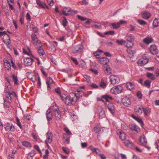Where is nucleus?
<instances>
[{"label":"nucleus","instance_id":"20","mask_svg":"<svg viewBox=\"0 0 159 159\" xmlns=\"http://www.w3.org/2000/svg\"><path fill=\"white\" fill-rule=\"evenodd\" d=\"M118 134L119 135L120 139L122 140H125L126 139V135L124 132L122 130H119L117 132Z\"/></svg>","mask_w":159,"mask_h":159},{"label":"nucleus","instance_id":"41","mask_svg":"<svg viewBox=\"0 0 159 159\" xmlns=\"http://www.w3.org/2000/svg\"><path fill=\"white\" fill-rule=\"evenodd\" d=\"M124 143L125 145L127 147H131L132 146V143L129 140H125L124 142Z\"/></svg>","mask_w":159,"mask_h":159},{"label":"nucleus","instance_id":"55","mask_svg":"<svg viewBox=\"0 0 159 159\" xmlns=\"http://www.w3.org/2000/svg\"><path fill=\"white\" fill-rule=\"evenodd\" d=\"M63 151L66 154H68L70 153V151L69 149L63 147L62 148Z\"/></svg>","mask_w":159,"mask_h":159},{"label":"nucleus","instance_id":"42","mask_svg":"<svg viewBox=\"0 0 159 159\" xmlns=\"http://www.w3.org/2000/svg\"><path fill=\"white\" fill-rule=\"evenodd\" d=\"M143 111L144 112L145 115L148 116V114L150 113V111L149 108H144L143 107Z\"/></svg>","mask_w":159,"mask_h":159},{"label":"nucleus","instance_id":"52","mask_svg":"<svg viewBox=\"0 0 159 159\" xmlns=\"http://www.w3.org/2000/svg\"><path fill=\"white\" fill-rule=\"evenodd\" d=\"M128 53H129L130 55H131V56H130V57H131V56H134V55L135 53L134 51H133L131 50V49H129L127 50Z\"/></svg>","mask_w":159,"mask_h":159},{"label":"nucleus","instance_id":"64","mask_svg":"<svg viewBox=\"0 0 159 159\" xmlns=\"http://www.w3.org/2000/svg\"><path fill=\"white\" fill-rule=\"evenodd\" d=\"M90 103V102L89 101H88L87 100H84L83 101V104L85 106H87L89 105Z\"/></svg>","mask_w":159,"mask_h":159},{"label":"nucleus","instance_id":"27","mask_svg":"<svg viewBox=\"0 0 159 159\" xmlns=\"http://www.w3.org/2000/svg\"><path fill=\"white\" fill-rule=\"evenodd\" d=\"M104 70L107 75H109L111 73V69L109 66H106L104 67Z\"/></svg>","mask_w":159,"mask_h":159},{"label":"nucleus","instance_id":"8","mask_svg":"<svg viewBox=\"0 0 159 159\" xmlns=\"http://www.w3.org/2000/svg\"><path fill=\"white\" fill-rule=\"evenodd\" d=\"M129 127L131 130L135 133H137L140 131L139 128L134 124H130Z\"/></svg>","mask_w":159,"mask_h":159},{"label":"nucleus","instance_id":"13","mask_svg":"<svg viewBox=\"0 0 159 159\" xmlns=\"http://www.w3.org/2000/svg\"><path fill=\"white\" fill-rule=\"evenodd\" d=\"M5 128L7 131H13L15 130L14 126L11 123H8L7 124L5 125Z\"/></svg>","mask_w":159,"mask_h":159},{"label":"nucleus","instance_id":"16","mask_svg":"<svg viewBox=\"0 0 159 159\" xmlns=\"http://www.w3.org/2000/svg\"><path fill=\"white\" fill-rule=\"evenodd\" d=\"M151 14L148 11H144L141 13L142 18L145 19H148L151 16Z\"/></svg>","mask_w":159,"mask_h":159},{"label":"nucleus","instance_id":"7","mask_svg":"<svg viewBox=\"0 0 159 159\" xmlns=\"http://www.w3.org/2000/svg\"><path fill=\"white\" fill-rule=\"evenodd\" d=\"M126 23V21L122 20H120L117 23H114L111 24V28L114 29H117L120 27V25H122Z\"/></svg>","mask_w":159,"mask_h":159},{"label":"nucleus","instance_id":"37","mask_svg":"<svg viewBox=\"0 0 159 159\" xmlns=\"http://www.w3.org/2000/svg\"><path fill=\"white\" fill-rule=\"evenodd\" d=\"M151 83V80H146L144 81V84L146 87L149 88L150 86Z\"/></svg>","mask_w":159,"mask_h":159},{"label":"nucleus","instance_id":"28","mask_svg":"<svg viewBox=\"0 0 159 159\" xmlns=\"http://www.w3.org/2000/svg\"><path fill=\"white\" fill-rule=\"evenodd\" d=\"M132 117L135 119L139 123H140L141 125L142 126L143 125V122L142 120L140 118H139L138 117L135 116H134V115L132 114Z\"/></svg>","mask_w":159,"mask_h":159},{"label":"nucleus","instance_id":"36","mask_svg":"<svg viewBox=\"0 0 159 159\" xmlns=\"http://www.w3.org/2000/svg\"><path fill=\"white\" fill-rule=\"evenodd\" d=\"M54 114L55 115L56 119L57 120H60L61 118V112L59 111H57L54 112Z\"/></svg>","mask_w":159,"mask_h":159},{"label":"nucleus","instance_id":"4","mask_svg":"<svg viewBox=\"0 0 159 159\" xmlns=\"http://www.w3.org/2000/svg\"><path fill=\"white\" fill-rule=\"evenodd\" d=\"M3 33L4 36L7 39H3V42L5 43L8 48H10V44L11 43L10 35L7 34L5 31H3Z\"/></svg>","mask_w":159,"mask_h":159},{"label":"nucleus","instance_id":"62","mask_svg":"<svg viewBox=\"0 0 159 159\" xmlns=\"http://www.w3.org/2000/svg\"><path fill=\"white\" fill-rule=\"evenodd\" d=\"M90 86L94 89H98V86L94 83H92L90 85Z\"/></svg>","mask_w":159,"mask_h":159},{"label":"nucleus","instance_id":"11","mask_svg":"<svg viewBox=\"0 0 159 159\" xmlns=\"http://www.w3.org/2000/svg\"><path fill=\"white\" fill-rule=\"evenodd\" d=\"M105 104L107 105V108L110 112L112 114H114L115 112V107L114 104L111 103H109L107 104V102H106Z\"/></svg>","mask_w":159,"mask_h":159},{"label":"nucleus","instance_id":"17","mask_svg":"<svg viewBox=\"0 0 159 159\" xmlns=\"http://www.w3.org/2000/svg\"><path fill=\"white\" fill-rule=\"evenodd\" d=\"M47 120L49 121L52 120V115L50 108H49L46 113Z\"/></svg>","mask_w":159,"mask_h":159},{"label":"nucleus","instance_id":"22","mask_svg":"<svg viewBox=\"0 0 159 159\" xmlns=\"http://www.w3.org/2000/svg\"><path fill=\"white\" fill-rule=\"evenodd\" d=\"M73 12L72 10L70 8L67 9V10H62L63 14L66 16H68L70 14H72Z\"/></svg>","mask_w":159,"mask_h":159},{"label":"nucleus","instance_id":"63","mask_svg":"<svg viewBox=\"0 0 159 159\" xmlns=\"http://www.w3.org/2000/svg\"><path fill=\"white\" fill-rule=\"evenodd\" d=\"M94 26L97 28H99L101 27V25L99 23L95 22L93 25Z\"/></svg>","mask_w":159,"mask_h":159},{"label":"nucleus","instance_id":"5","mask_svg":"<svg viewBox=\"0 0 159 159\" xmlns=\"http://www.w3.org/2000/svg\"><path fill=\"white\" fill-rule=\"evenodd\" d=\"M109 78L111 83L113 84H118L120 81L119 78L115 75H111Z\"/></svg>","mask_w":159,"mask_h":159},{"label":"nucleus","instance_id":"2","mask_svg":"<svg viewBox=\"0 0 159 159\" xmlns=\"http://www.w3.org/2000/svg\"><path fill=\"white\" fill-rule=\"evenodd\" d=\"M70 94H73V98L72 99V104H75L77 101V99L82 97L84 94L83 92L81 90H77L75 93H70Z\"/></svg>","mask_w":159,"mask_h":159},{"label":"nucleus","instance_id":"31","mask_svg":"<svg viewBox=\"0 0 159 159\" xmlns=\"http://www.w3.org/2000/svg\"><path fill=\"white\" fill-rule=\"evenodd\" d=\"M8 100L7 99L4 101V105L7 110L9 111L10 110V105L11 103H9L7 102Z\"/></svg>","mask_w":159,"mask_h":159},{"label":"nucleus","instance_id":"9","mask_svg":"<svg viewBox=\"0 0 159 159\" xmlns=\"http://www.w3.org/2000/svg\"><path fill=\"white\" fill-rule=\"evenodd\" d=\"M140 142L147 148L149 150L150 148L146 145L147 143V140L146 137L143 135V136H140L139 139Z\"/></svg>","mask_w":159,"mask_h":159},{"label":"nucleus","instance_id":"60","mask_svg":"<svg viewBox=\"0 0 159 159\" xmlns=\"http://www.w3.org/2000/svg\"><path fill=\"white\" fill-rule=\"evenodd\" d=\"M94 130L96 133H98L101 131L100 128L98 127H94Z\"/></svg>","mask_w":159,"mask_h":159},{"label":"nucleus","instance_id":"61","mask_svg":"<svg viewBox=\"0 0 159 159\" xmlns=\"http://www.w3.org/2000/svg\"><path fill=\"white\" fill-rule=\"evenodd\" d=\"M70 59L75 65H78V61L76 58L71 57Z\"/></svg>","mask_w":159,"mask_h":159},{"label":"nucleus","instance_id":"43","mask_svg":"<svg viewBox=\"0 0 159 159\" xmlns=\"http://www.w3.org/2000/svg\"><path fill=\"white\" fill-rule=\"evenodd\" d=\"M63 19L62 20V25L63 26L65 27L66 26L68 22L65 17L64 16L63 17Z\"/></svg>","mask_w":159,"mask_h":159},{"label":"nucleus","instance_id":"54","mask_svg":"<svg viewBox=\"0 0 159 159\" xmlns=\"http://www.w3.org/2000/svg\"><path fill=\"white\" fill-rule=\"evenodd\" d=\"M137 21L141 25H143L147 24V22L143 20H138Z\"/></svg>","mask_w":159,"mask_h":159},{"label":"nucleus","instance_id":"21","mask_svg":"<svg viewBox=\"0 0 159 159\" xmlns=\"http://www.w3.org/2000/svg\"><path fill=\"white\" fill-rule=\"evenodd\" d=\"M143 107H135L134 110L136 113H139V114H141L143 111Z\"/></svg>","mask_w":159,"mask_h":159},{"label":"nucleus","instance_id":"47","mask_svg":"<svg viewBox=\"0 0 159 159\" xmlns=\"http://www.w3.org/2000/svg\"><path fill=\"white\" fill-rule=\"evenodd\" d=\"M46 84H54V83L52 79L50 77L48 78L46 81Z\"/></svg>","mask_w":159,"mask_h":159},{"label":"nucleus","instance_id":"53","mask_svg":"<svg viewBox=\"0 0 159 159\" xmlns=\"http://www.w3.org/2000/svg\"><path fill=\"white\" fill-rule=\"evenodd\" d=\"M45 154L43 156V158L44 159H48V154L49 153V152L48 150V149H47L45 151Z\"/></svg>","mask_w":159,"mask_h":159},{"label":"nucleus","instance_id":"32","mask_svg":"<svg viewBox=\"0 0 159 159\" xmlns=\"http://www.w3.org/2000/svg\"><path fill=\"white\" fill-rule=\"evenodd\" d=\"M102 98L106 100V102H108L110 100H112L113 99V98L111 96L108 95L103 96Z\"/></svg>","mask_w":159,"mask_h":159},{"label":"nucleus","instance_id":"45","mask_svg":"<svg viewBox=\"0 0 159 159\" xmlns=\"http://www.w3.org/2000/svg\"><path fill=\"white\" fill-rule=\"evenodd\" d=\"M28 77L33 82H35L36 80V76L35 75H33L31 76L30 75Z\"/></svg>","mask_w":159,"mask_h":159},{"label":"nucleus","instance_id":"10","mask_svg":"<svg viewBox=\"0 0 159 159\" xmlns=\"http://www.w3.org/2000/svg\"><path fill=\"white\" fill-rule=\"evenodd\" d=\"M33 61V59L31 57H25L24 59V64L26 66H31Z\"/></svg>","mask_w":159,"mask_h":159},{"label":"nucleus","instance_id":"39","mask_svg":"<svg viewBox=\"0 0 159 159\" xmlns=\"http://www.w3.org/2000/svg\"><path fill=\"white\" fill-rule=\"evenodd\" d=\"M147 76L148 77L151 79L152 80H154L155 79L154 75L151 73H148L147 74Z\"/></svg>","mask_w":159,"mask_h":159},{"label":"nucleus","instance_id":"44","mask_svg":"<svg viewBox=\"0 0 159 159\" xmlns=\"http://www.w3.org/2000/svg\"><path fill=\"white\" fill-rule=\"evenodd\" d=\"M100 86L103 89L105 88L106 87V83L104 82L103 79H102L100 84Z\"/></svg>","mask_w":159,"mask_h":159},{"label":"nucleus","instance_id":"33","mask_svg":"<svg viewBox=\"0 0 159 159\" xmlns=\"http://www.w3.org/2000/svg\"><path fill=\"white\" fill-rule=\"evenodd\" d=\"M126 86L127 88L129 90H132L134 88V84L131 82H127L126 84Z\"/></svg>","mask_w":159,"mask_h":159},{"label":"nucleus","instance_id":"46","mask_svg":"<svg viewBox=\"0 0 159 159\" xmlns=\"http://www.w3.org/2000/svg\"><path fill=\"white\" fill-rule=\"evenodd\" d=\"M115 32L114 31H107L104 33L105 35H113L114 34Z\"/></svg>","mask_w":159,"mask_h":159},{"label":"nucleus","instance_id":"57","mask_svg":"<svg viewBox=\"0 0 159 159\" xmlns=\"http://www.w3.org/2000/svg\"><path fill=\"white\" fill-rule=\"evenodd\" d=\"M64 130L68 135L71 134V133L70 130L68 129V128H67V127L64 128Z\"/></svg>","mask_w":159,"mask_h":159},{"label":"nucleus","instance_id":"25","mask_svg":"<svg viewBox=\"0 0 159 159\" xmlns=\"http://www.w3.org/2000/svg\"><path fill=\"white\" fill-rule=\"evenodd\" d=\"M153 39L151 37H147L143 39V42L144 43L146 44H148L151 43Z\"/></svg>","mask_w":159,"mask_h":159},{"label":"nucleus","instance_id":"35","mask_svg":"<svg viewBox=\"0 0 159 159\" xmlns=\"http://www.w3.org/2000/svg\"><path fill=\"white\" fill-rule=\"evenodd\" d=\"M102 52V50H98L96 52L93 53L94 56L95 57L97 58H99V55Z\"/></svg>","mask_w":159,"mask_h":159},{"label":"nucleus","instance_id":"50","mask_svg":"<svg viewBox=\"0 0 159 159\" xmlns=\"http://www.w3.org/2000/svg\"><path fill=\"white\" fill-rule=\"evenodd\" d=\"M116 43L120 45H122L125 44L126 43V41L123 40H117L116 41Z\"/></svg>","mask_w":159,"mask_h":159},{"label":"nucleus","instance_id":"49","mask_svg":"<svg viewBox=\"0 0 159 159\" xmlns=\"http://www.w3.org/2000/svg\"><path fill=\"white\" fill-rule=\"evenodd\" d=\"M36 3L41 8H45L44 5L39 0H36Z\"/></svg>","mask_w":159,"mask_h":159},{"label":"nucleus","instance_id":"19","mask_svg":"<svg viewBox=\"0 0 159 159\" xmlns=\"http://www.w3.org/2000/svg\"><path fill=\"white\" fill-rule=\"evenodd\" d=\"M149 50L151 53L153 54H156L158 51L157 47L155 45H151L149 48Z\"/></svg>","mask_w":159,"mask_h":159},{"label":"nucleus","instance_id":"59","mask_svg":"<svg viewBox=\"0 0 159 159\" xmlns=\"http://www.w3.org/2000/svg\"><path fill=\"white\" fill-rule=\"evenodd\" d=\"M36 153V152L34 150H32L29 153V154L33 157L34 156Z\"/></svg>","mask_w":159,"mask_h":159},{"label":"nucleus","instance_id":"26","mask_svg":"<svg viewBox=\"0 0 159 159\" xmlns=\"http://www.w3.org/2000/svg\"><path fill=\"white\" fill-rule=\"evenodd\" d=\"M90 149L93 152L98 155L100 152V150L98 148H95L92 146H90L89 147Z\"/></svg>","mask_w":159,"mask_h":159},{"label":"nucleus","instance_id":"23","mask_svg":"<svg viewBox=\"0 0 159 159\" xmlns=\"http://www.w3.org/2000/svg\"><path fill=\"white\" fill-rule=\"evenodd\" d=\"M148 62V59L146 58L139 60L138 61V63L141 66H143L147 64Z\"/></svg>","mask_w":159,"mask_h":159},{"label":"nucleus","instance_id":"34","mask_svg":"<svg viewBox=\"0 0 159 159\" xmlns=\"http://www.w3.org/2000/svg\"><path fill=\"white\" fill-rule=\"evenodd\" d=\"M152 25L154 27H157L159 25V18H155L152 23Z\"/></svg>","mask_w":159,"mask_h":159},{"label":"nucleus","instance_id":"15","mask_svg":"<svg viewBox=\"0 0 159 159\" xmlns=\"http://www.w3.org/2000/svg\"><path fill=\"white\" fill-rule=\"evenodd\" d=\"M47 140L45 141V143L47 145H48V143H50L52 140V134L51 132L49 131L47 133Z\"/></svg>","mask_w":159,"mask_h":159},{"label":"nucleus","instance_id":"29","mask_svg":"<svg viewBox=\"0 0 159 159\" xmlns=\"http://www.w3.org/2000/svg\"><path fill=\"white\" fill-rule=\"evenodd\" d=\"M134 36L131 34H130L129 35L126 37V41H133L134 40Z\"/></svg>","mask_w":159,"mask_h":159},{"label":"nucleus","instance_id":"18","mask_svg":"<svg viewBox=\"0 0 159 159\" xmlns=\"http://www.w3.org/2000/svg\"><path fill=\"white\" fill-rule=\"evenodd\" d=\"M7 93H8V95H9L8 96H7V100H8L7 102L9 103H11V99L12 98V97L14 96H16V95L15 92H8Z\"/></svg>","mask_w":159,"mask_h":159},{"label":"nucleus","instance_id":"58","mask_svg":"<svg viewBox=\"0 0 159 159\" xmlns=\"http://www.w3.org/2000/svg\"><path fill=\"white\" fill-rule=\"evenodd\" d=\"M77 16L79 20L82 21H84L87 20V18H86L82 16L79 15H78Z\"/></svg>","mask_w":159,"mask_h":159},{"label":"nucleus","instance_id":"24","mask_svg":"<svg viewBox=\"0 0 159 159\" xmlns=\"http://www.w3.org/2000/svg\"><path fill=\"white\" fill-rule=\"evenodd\" d=\"M98 110L100 111L99 112V118L100 119H102L105 116V111L101 107H99Z\"/></svg>","mask_w":159,"mask_h":159},{"label":"nucleus","instance_id":"14","mask_svg":"<svg viewBox=\"0 0 159 159\" xmlns=\"http://www.w3.org/2000/svg\"><path fill=\"white\" fill-rule=\"evenodd\" d=\"M98 61L100 64L105 65L107 64L109 62V60L107 57H104L100 58Z\"/></svg>","mask_w":159,"mask_h":159},{"label":"nucleus","instance_id":"38","mask_svg":"<svg viewBox=\"0 0 159 159\" xmlns=\"http://www.w3.org/2000/svg\"><path fill=\"white\" fill-rule=\"evenodd\" d=\"M126 46L127 48L132 47L134 45L133 41L126 42Z\"/></svg>","mask_w":159,"mask_h":159},{"label":"nucleus","instance_id":"1","mask_svg":"<svg viewBox=\"0 0 159 159\" xmlns=\"http://www.w3.org/2000/svg\"><path fill=\"white\" fill-rule=\"evenodd\" d=\"M73 94H70V93L69 94V96L64 94H61L60 95V96L61 99L66 104L70 105L71 104H72V99L73 98Z\"/></svg>","mask_w":159,"mask_h":159},{"label":"nucleus","instance_id":"12","mask_svg":"<svg viewBox=\"0 0 159 159\" xmlns=\"http://www.w3.org/2000/svg\"><path fill=\"white\" fill-rule=\"evenodd\" d=\"M122 102L124 105L127 107H129L131 104L130 99L127 97H124L122 99Z\"/></svg>","mask_w":159,"mask_h":159},{"label":"nucleus","instance_id":"51","mask_svg":"<svg viewBox=\"0 0 159 159\" xmlns=\"http://www.w3.org/2000/svg\"><path fill=\"white\" fill-rule=\"evenodd\" d=\"M12 77L14 82L15 84H18V80L17 77L15 76L14 75H13Z\"/></svg>","mask_w":159,"mask_h":159},{"label":"nucleus","instance_id":"3","mask_svg":"<svg viewBox=\"0 0 159 159\" xmlns=\"http://www.w3.org/2000/svg\"><path fill=\"white\" fill-rule=\"evenodd\" d=\"M122 89V88L121 86L118 85L112 88L110 90V92L112 94H117L120 93Z\"/></svg>","mask_w":159,"mask_h":159},{"label":"nucleus","instance_id":"48","mask_svg":"<svg viewBox=\"0 0 159 159\" xmlns=\"http://www.w3.org/2000/svg\"><path fill=\"white\" fill-rule=\"evenodd\" d=\"M22 143L23 145L25 147H31V144L28 142L24 141L22 142Z\"/></svg>","mask_w":159,"mask_h":159},{"label":"nucleus","instance_id":"30","mask_svg":"<svg viewBox=\"0 0 159 159\" xmlns=\"http://www.w3.org/2000/svg\"><path fill=\"white\" fill-rule=\"evenodd\" d=\"M38 51L39 55L40 56H41V55L43 56L45 53V52L43 50V48L42 47V45H39V47L38 48Z\"/></svg>","mask_w":159,"mask_h":159},{"label":"nucleus","instance_id":"6","mask_svg":"<svg viewBox=\"0 0 159 159\" xmlns=\"http://www.w3.org/2000/svg\"><path fill=\"white\" fill-rule=\"evenodd\" d=\"M83 48V46L81 44H79L78 45L75 46L72 50V52L73 53H75L78 52H82Z\"/></svg>","mask_w":159,"mask_h":159},{"label":"nucleus","instance_id":"40","mask_svg":"<svg viewBox=\"0 0 159 159\" xmlns=\"http://www.w3.org/2000/svg\"><path fill=\"white\" fill-rule=\"evenodd\" d=\"M4 66L6 70L8 71L11 70V65L10 63H6V64H4Z\"/></svg>","mask_w":159,"mask_h":159},{"label":"nucleus","instance_id":"56","mask_svg":"<svg viewBox=\"0 0 159 159\" xmlns=\"http://www.w3.org/2000/svg\"><path fill=\"white\" fill-rule=\"evenodd\" d=\"M52 108L54 112L59 110L58 107L56 105V104H55L54 105L52 106Z\"/></svg>","mask_w":159,"mask_h":159}]
</instances>
